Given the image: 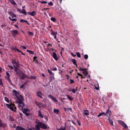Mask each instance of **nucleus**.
Instances as JSON below:
<instances>
[{
	"mask_svg": "<svg viewBox=\"0 0 130 130\" xmlns=\"http://www.w3.org/2000/svg\"><path fill=\"white\" fill-rule=\"evenodd\" d=\"M27 51L30 54H34V52L33 51H31L30 50H27Z\"/></svg>",
	"mask_w": 130,
	"mask_h": 130,
	"instance_id": "2f4dec72",
	"label": "nucleus"
},
{
	"mask_svg": "<svg viewBox=\"0 0 130 130\" xmlns=\"http://www.w3.org/2000/svg\"><path fill=\"white\" fill-rule=\"evenodd\" d=\"M22 73L23 74H21L19 76L21 79L23 80L25 78V74L23 72H22Z\"/></svg>",
	"mask_w": 130,
	"mask_h": 130,
	"instance_id": "2eb2a0df",
	"label": "nucleus"
},
{
	"mask_svg": "<svg viewBox=\"0 0 130 130\" xmlns=\"http://www.w3.org/2000/svg\"><path fill=\"white\" fill-rule=\"evenodd\" d=\"M76 54L77 55L78 57L79 58H80L81 57L80 55L79 52L76 53Z\"/></svg>",
	"mask_w": 130,
	"mask_h": 130,
	"instance_id": "ea45409f",
	"label": "nucleus"
},
{
	"mask_svg": "<svg viewBox=\"0 0 130 130\" xmlns=\"http://www.w3.org/2000/svg\"><path fill=\"white\" fill-rule=\"evenodd\" d=\"M106 113V115H107V114H110V113H111V111L109 110V109H108L107 110Z\"/></svg>",
	"mask_w": 130,
	"mask_h": 130,
	"instance_id": "4c0bfd02",
	"label": "nucleus"
},
{
	"mask_svg": "<svg viewBox=\"0 0 130 130\" xmlns=\"http://www.w3.org/2000/svg\"><path fill=\"white\" fill-rule=\"evenodd\" d=\"M11 32L12 36L14 37H15L16 35L18 34V31L16 30H12Z\"/></svg>",
	"mask_w": 130,
	"mask_h": 130,
	"instance_id": "9d476101",
	"label": "nucleus"
},
{
	"mask_svg": "<svg viewBox=\"0 0 130 130\" xmlns=\"http://www.w3.org/2000/svg\"><path fill=\"white\" fill-rule=\"evenodd\" d=\"M61 51H64V48L62 47H61Z\"/></svg>",
	"mask_w": 130,
	"mask_h": 130,
	"instance_id": "338daca9",
	"label": "nucleus"
},
{
	"mask_svg": "<svg viewBox=\"0 0 130 130\" xmlns=\"http://www.w3.org/2000/svg\"><path fill=\"white\" fill-rule=\"evenodd\" d=\"M53 58L55 59L56 61H57L58 60V58L57 56V55L56 54L55 52H53Z\"/></svg>",
	"mask_w": 130,
	"mask_h": 130,
	"instance_id": "9b49d317",
	"label": "nucleus"
},
{
	"mask_svg": "<svg viewBox=\"0 0 130 130\" xmlns=\"http://www.w3.org/2000/svg\"><path fill=\"white\" fill-rule=\"evenodd\" d=\"M77 122H78V125L80 126H81V124H80V123L79 122V121L78 120H77Z\"/></svg>",
	"mask_w": 130,
	"mask_h": 130,
	"instance_id": "052dcab7",
	"label": "nucleus"
},
{
	"mask_svg": "<svg viewBox=\"0 0 130 130\" xmlns=\"http://www.w3.org/2000/svg\"><path fill=\"white\" fill-rule=\"evenodd\" d=\"M47 71L51 76H54V73L50 71L49 69H48Z\"/></svg>",
	"mask_w": 130,
	"mask_h": 130,
	"instance_id": "aec40b11",
	"label": "nucleus"
},
{
	"mask_svg": "<svg viewBox=\"0 0 130 130\" xmlns=\"http://www.w3.org/2000/svg\"><path fill=\"white\" fill-rule=\"evenodd\" d=\"M55 78L54 76H52L50 77L49 82H51L52 80H53Z\"/></svg>",
	"mask_w": 130,
	"mask_h": 130,
	"instance_id": "c756f323",
	"label": "nucleus"
},
{
	"mask_svg": "<svg viewBox=\"0 0 130 130\" xmlns=\"http://www.w3.org/2000/svg\"><path fill=\"white\" fill-rule=\"evenodd\" d=\"M70 84H73L74 83V80H73V79H70Z\"/></svg>",
	"mask_w": 130,
	"mask_h": 130,
	"instance_id": "a18cd8bd",
	"label": "nucleus"
},
{
	"mask_svg": "<svg viewBox=\"0 0 130 130\" xmlns=\"http://www.w3.org/2000/svg\"><path fill=\"white\" fill-rule=\"evenodd\" d=\"M20 22L23 23H26L28 25H29V23L26 20H25L23 19H21L20 20Z\"/></svg>",
	"mask_w": 130,
	"mask_h": 130,
	"instance_id": "412c9836",
	"label": "nucleus"
},
{
	"mask_svg": "<svg viewBox=\"0 0 130 130\" xmlns=\"http://www.w3.org/2000/svg\"><path fill=\"white\" fill-rule=\"evenodd\" d=\"M9 120L10 121H14V119L11 116H10L9 117Z\"/></svg>",
	"mask_w": 130,
	"mask_h": 130,
	"instance_id": "f704fd0d",
	"label": "nucleus"
},
{
	"mask_svg": "<svg viewBox=\"0 0 130 130\" xmlns=\"http://www.w3.org/2000/svg\"><path fill=\"white\" fill-rule=\"evenodd\" d=\"M40 126V128L43 129H46L47 128V127L44 123L42 122H39L37 123Z\"/></svg>",
	"mask_w": 130,
	"mask_h": 130,
	"instance_id": "39448f33",
	"label": "nucleus"
},
{
	"mask_svg": "<svg viewBox=\"0 0 130 130\" xmlns=\"http://www.w3.org/2000/svg\"><path fill=\"white\" fill-rule=\"evenodd\" d=\"M36 130H40V126L38 124L36 125Z\"/></svg>",
	"mask_w": 130,
	"mask_h": 130,
	"instance_id": "cd10ccee",
	"label": "nucleus"
},
{
	"mask_svg": "<svg viewBox=\"0 0 130 130\" xmlns=\"http://www.w3.org/2000/svg\"><path fill=\"white\" fill-rule=\"evenodd\" d=\"M8 66L10 68H11V69H14L13 67H12V66H11L8 65Z\"/></svg>",
	"mask_w": 130,
	"mask_h": 130,
	"instance_id": "864d4df0",
	"label": "nucleus"
},
{
	"mask_svg": "<svg viewBox=\"0 0 130 130\" xmlns=\"http://www.w3.org/2000/svg\"><path fill=\"white\" fill-rule=\"evenodd\" d=\"M9 1L13 5H17L15 2L13 0H9Z\"/></svg>",
	"mask_w": 130,
	"mask_h": 130,
	"instance_id": "4be33fe9",
	"label": "nucleus"
},
{
	"mask_svg": "<svg viewBox=\"0 0 130 130\" xmlns=\"http://www.w3.org/2000/svg\"><path fill=\"white\" fill-rule=\"evenodd\" d=\"M51 21L54 22H55L56 21V19L54 17L51 18L50 19Z\"/></svg>",
	"mask_w": 130,
	"mask_h": 130,
	"instance_id": "473e14b6",
	"label": "nucleus"
},
{
	"mask_svg": "<svg viewBox=\"0 0 130 130\" xmlns=\"http://www.w3.org/2000/svg\"><path fill=\"white\" fill-rule=\"evenodd\" d=\"M38 115L39 116V117H40L42 118H43L44 116H43V115H42V114L41 113L40 111H39Z\"/></svg>",
	"mask_w": 130,
	"mask_h": 130,
	"instance_id": "5701e85b",
	"label": "nucleus"
},
{
	"mask_svg": "<svg viewBox=\"0 0 130 130\" xmlns=\"http://www.w3.org/2000/svg\"><path fill=\"white\" fill-rule=\"evenodd\" d=\"M14 71L16 72V74L18 76H19L21 74H23V72L20 69L17 68V67H15Z\"/></svg>",
	"mask_w": 130,
	"mask_h": 130,
	"instance_id": "423d86ee",
	"label": "nucleus"
},
{
	"mask_svg": "<svg viewBox=\"0 0 130 130\" xmlns=\"http://www.w3.org/2000/svg\"><path fill=\"white\" fill-rule=\"evenodd\" d=\"M102 115H104L105 116H106L107 117L108 116L106 115V113L105 112H102L100 113L99 114L98 116V117H99L100 116H102Z\"/></svg>",
	"mask_w": 130,
	"mask_h": 130,
	"instance_id": "6ab92c4d",
	"label": "nucleus"
},
{
	"mask_svg": "<svg viewBox=\"0 0 130 130\" xmlns=\"http://www.w3.org/2000/svg\"><path fill=\"white\" fill-rule=\"evenodd\" d=\"M67 111H69L70 110H72V108H67Z\"/></svg>",
	"mask_w": 130,
	"mask_h": 130,
	"instance_id": "680f3d73",
	"label": "nucleus"
},
{
	"mask_svg": "<svg viewBox=\"0 0 130 130\" xmlns=\"http://www.w3.org/2000/svg\"><path fill=\"white\" fill-rule=\"evenodd\" d=\"M44 118H45V119H46V120H47H47H48V118H47V116H44Z\"/></svg>",
	"mask_w": 130,
	"mask_h": 130,
	"instance_id": "bf43d9fd",
	"label": "nucleus"
},
{
	"mask_svg": "<svg viewBox=\"0 0 130 130\" xmlns=\"http://www.w3.org/2000/svg\"><path fill=\"white\" fill-rule=\"evenodd\" d=\"M8 13L12 18L16 17V15L11 12H8Z\"/></svg>",
	"mask_w": 130,
	"mask_h": 130,
	"instance_id": "f3484780",
	"label": "nucleus"
},
{
	"mask_svg": "<svg viewBox=\"0 0 130 130\" xmlns=\"http://www.w3.org/2000/svg\"><path fill=\"white\" fill-rule=\"evenodd\" d=\"M77 87H76V89H72V92L74 93H75L77 90Z\"/></svg>",
	"mask_w": 130,
	"mask_h": 130,
	"instance_id": "b1692460",
	"label": "nucleus"
},
{
	"mask_svg": "<svg viewBox=\"0 0 130 130\" xmlns=\"http://www.w3.org/2000/svg\"><path fill=\"white\" fill-rule=\"evenodd\" d=\"M17 59L15 58H14L12 59V63L13 64L14 67H18L19 66V63L17 61Z\"/></svg>",
	"mask_w": 130,
	"mask_h": 130,
	"instance_id": "7ed1b4c3",
	"label": "nucleus"
},
{
	"mask_svg": "<svg viewBox=\"0 0 130 130\" xmlns=\"http://www.w3.org/2000/svg\"><path fill=\"white\" fill-rule=\"evenodd\" d=\"M39 2L42 4H45L47 3V2L45 1H40Z\"/></svg>",
	"mask_w": 130,
	"mask_h": 130,
	"instance_id": "8fccbe9b",
	"label": "nucleus"
},
{
	"mask_svg": "<svg viewBox=\"0 0 130 130\" xmlns=\"http://www.w3.org/2000/svg\"><path fill=\"white\" fill-rule=\"evenodd\" d=\"M13 50H14L15 51H17V52H21V51H20L18 48H17L16 47L13 48Z\"/></svg>",
	"mask_w": 130,
	"mask_h": 130,
	"instance_id": "c9c22d12",
	"label": "nucleus"
},
{
	"mask_svg": "<svg viewBox=\"0 0 130 130\" xmlns=\"http://www.w3.org/2000/svg\"><path fill=\"white\" fill-rule=\"evenodd\" d=\"M54 112L55 113H59V110L58 109L54 108Z\"/></svg>",
	"mask_w": 130,
	"mask_h": 130,
	"instance_id": "bb28decb",
	"label": "nucleus"
},
{
	"mask_svg": "<svg viewBox=\"0 0 130 130\" xmlns=\"http://www.w3.org/2000/svg\"><path fill=\"white\" fill-rule=\"evenodd\" d=\"M22 112L23 113V112H28L29 111V110L28 108H23V109H22Z\"/></svg>",
	"mask_w": 130,
	"mask_h": 130,
	"instance_id": "7c9ffc66",
	"label": "nucleus"
},
{
	"mask_svg": "<svg viewBox=\"0 0 130 130\" xmlns=\"http://www.w3.org/2000/svg\"><path fill=\"white\" fill-rule=\"evenodd\" d=\"M24 86V85L23 84L20 86V88H23V87Z\"/></svg>",
	"mask_w": 130,
	"mask_h": 130,
	"instance_id": "0e129e2a",
	"label": "nucleus"
},
{
	"mask_svg": "<svg viewBox=\"0 0 130 130\" xmlns=\"http://www.w3.org/2000/svg\"><path fill=\"white\" fill-rule=\"evenodd\" d=\"M86 111H88V110H85L84 111V114H85V115H89V113L86 112Z\"/></svg>",
	"mask_w": 130,
	"mask_h": 130,
	"instance_id": "58836bf2",
	"label": "nucleus"
},
{
	"mask_svg": "<svg viewBox=\"0 0 130 130\" xmlns=\"http://www.w3.org/2000/svg\"><path fill=\"white\" fill-rule=\"evenodd\" d=\"M77 75L80 76H81L82 77H81V78L82 79L83 78H84L85 77H83L82 75L79 73H78Z\"/></svg>",
	"mask_w": 130,
	"mask_h": 130,
	"instance_id": "79ce46f5",
	"label": "nucleus"
},
{
	"mask_svg": "<svg viewBox=\"0 0 130 130\" xmlns=\"http://www.w3.org/2000/svg\"><path fill=\"white\" fill-rule=\"evenodd\" d=\"M84 58L85 59H87L88 58V56L87 54L85 55L84 56Z\"/></svg>",
	"mask_w": 130,
	"mask_h": 130,
	"instance_id": "de8ad7c7",
	"label": "nucleus"
},
{
	"mask_svg": "<svg viewBox=\"0 0 130 130\" xmlns=\"http://www.w3.org/2000/svg\"><path fill=\"white\" fill-rule=\"evenodd\" d=\"M67 97L68 99H69L70 101H72L73 100V98L69 95H67Z\"/></svg>",
	"mask_w": 130,
	"mask_h": 130,
	"instance_id": "393cba45",
	"label": "nucleus"
},
{
	"mask_svg": "<svg viewBox=\"0 0 130 130\" xmlns=\"http://www.w3.org/2000/svg\"><path fill=\"white\" fill-rule=\"evenodd\" d=\"M54 38L56 39V41H57V40H58V39L56 38L57 36L56 35H54Z\"/></svg>",
	"mask_w": 130,
	"mask_h": 130,
	"instance_id": "13d9d810",
	"label": "nucleus"
},
{
	"mask_svg": "<svg viewBox=\"0 0 130 130\" xmlns=\"http://www.w3.org/2000/svg\"><path fill=\"white\" fill-rule=\"evenodd\" d=\"M36 104L40 108L44 107L43 104L41 103L38 102L36 103Z\"/></svg>",
	"mask_w": 130,
	"mask_h": 130,
	"instance_id": "4468645a",
	"label": "nucleus"
},
{
	"mask_svg": "<svg viewBox=\"0 0 130 130\" xmlns=\"http://www.w3.org/2000/svg\"><path fill=\"white\" fill-rule=\"evenodd\" d=\"M17 20V19H11V21H16Z\"/></svg>",
	"mask_w": 130,
	"mask_h": 130,
	"instance_id": "5fc2aeb1",
	"label": "nucleus"
},
{
	"mask_svg": "<svg viewBox=\"0 0 130 130\" xmlns=\"http://www.w3.org/2000/svg\"><path fill=\"white\" fill-rule=\"evenodd\" d=\"M61 130H66V126L64 127Z\"/></svg>",
	"mask_w": 130,
	"mask_h": 130,
	"instance_id": "774afa93",
	"label": "nucleus"
},
{
	"mask_svg": "<svg viewBox=\"0 0 130 130\" xmlns=\"http://www.w3.org/2000/svg\"><path fill=\"white\" fill-rule=\"evenodd\" d=\"M48 4L49 5L52 6H53V2H49L48 3Z\"/></svg>",
	"mask_w": 130,
	"mask_h": 130,
	"instance_id": "09e8293b",
	"label": "nucleus"
},
{
	"mask_svg": "<svg viewBox=\"0 0 130 130\" xmlns=\"http://www.w3.org/2000/svg\"><path fill=\"white\" fill-rule=\"evenodd\" d=\"M6 105L7 108L9 109L12 111H13L14 112H16L17 107L14 104L10 103L9 104H6Z\"/></svg>",
	"mask_w": 130,
	"mask_h": 130,
	"instance_id": "f03ea898",
	"label": "nucleus"
},
{
	"mask_svg": "<svg viewBox=\"0 0 130 130\" xmlns=\"http://www.w3.org/2000/svg\"><path fill=\"white\" fill-rule=\"evenodd\" d=\"M13 94L15 96L16 99V100H18V101L19 103L22 102V100L23 99V98L21 94H20L19 92L15 90H13L12 91Z\"/></svg>",
	"mask_w": 130,
	"mask_h": 130,
	"instance_id": "f257e3e1",
	"label": "nucleus"
},
{
	"mask_svg": "<svg viewBox=\"0 0 130 130\" xmlns=\"http://www.w3.org/2000/svg\"><path fill=\"white\" fill-rule=\"evenodd\" d=\"M28 14L31 16H34L36 15V13L35 11H33L31 12H28Z\"/></svg>",
	"mask_w": 130,
	"mask_h": 130,
	"instance_id": "dca6fc26",
	"label": "nucleus"
},
{
	"mask_svg": "<svg viewBox=\"0 0 130 130\" xmlns=\"http://www.w3.org/2000/svg\"><path fill=\"white\" fill-rule=\"evenodd\" d=\"M14 26L16 28H17L18 29H19V27L16 24L14 25Z\"/></svg>",
	"mask_w": 130,
	"mask_h": 130,
	"instance_id": "e2e57ef3",
	"label": "nucleus"
},
{
	"mask_svg": "<svg viewBox=\"0 0 130 130\" xmlns=\"http://www.w3.org/2000/svg\"><path fill=\"white\" fill-rule=\"evenodd\" d=\"M6 124L3 123L2 121V120L0 119V127L5 128L6 126Z\"/></svg>",
	"mask_w": 130,
	"mask_h": 130,
	"instance_id": "ddd939ff",
	"label": "nucleus"
},
{
	"mask_svg": "<svg viewBox=\"0 0 130 130\" xmlns=\"http://www.w3.org/2000/svg\"><path fill=\"white\" fill-rule=\"evenodd\" d=\"M37 95L39 97H40L41 98H42L43 97L41 96V95H43V94L40 91H38L36 92Z\"/></svg>",
	"mask_w": 130,
	"mask_h": 130,
	"instance_id": "f8f14e48",
	"label": "nucleus"
},
{
	"mask_svg": "<svg viewBox=\"0 0 130 130\" xmlns=\"http://www.w3.org/2000/svg\"><path fill=\"white\" fill-rule=\"evenodd\" d=\"M51 70L52 71H56L57 70V69L56 68H53L51 69Z\"/></svg>",
	"mask_w": 130,
	"mask_h": 130,
	"instance_id": "c03bdc74",
	"label": "nucleus"
},
{
	"mask_svg": "<svg viewBox=\"0 0 130 130\" xmlns=\"http://www.w3.org/2000/svg\"><path fill=\"white\" fill-rule=\"evenodd\" d=\"M21 47L23 49H26V47L24 46H22Z\"/></svg>",
	"mask_w": 130,
	"mask_h": 130,
	"instance_id": "4d7b16f0",
	"label": "nucleus"
},
{
	"mask_svg": "<svg viewBox=\"0 0 130 130\" xmlns=\"http://www.w3.org/2000/svg\"><path fill=\"white\" fill-rule=\"evenodd\" d=\"M23 113L27 116H28L30 115V114L29 113L26 112H23Z\"/></svg>",
	"mask_w": 130,
	"mask_h": 130,
	"instance_id": "37998d69",
	"label": "nucleus"
},
{
	"mask_svg": "<svg viewBox=\"0 0 130 130\" xmlns=\"http://www.w3.org/2000/svg\"><path fill=\"white\" fill-rule=\"evenodd\" d=\"M71 61L73 62V63L75 65H76V63L77 61L75 59H73L71 60Z\"/></svg>",
	"mask_w": 130,
	"mask_h": 130,
	"instance_id": "a878e982",
	"label": "nucleus"
},
{
	"mask_svg": "<svg viewBox=\"0 0 130 130\" xmlns=\"http://www.w3.org/2000/svg\"><path fill=\"white\" fill-rule=\"evenodd\" d=\"M21 12L22 13H23L25 15H26V10L24 9H23L22 10V11Z\"/></svg>",
	"mask_w": 130,
	"mask_h": 130,
	"instance_id": "e433bc0d",
	"label": "nucleus"
},
{
	"mask_svg": "<svg viewBox=\"0 0 130 130\" xmlns=\"http://www.w3.org/2000/svg\"><path fill=\"white\" fill-rule=\"evenodd\" d=\"M3 84L2 79L1 78H0V85H2Z\"/></svg>",
	"mask_w": 130,
	"mask_h": 130,
	"instance_id": "3c124183",
	"label": "nucleus"
},
{
	"mask_svg": "<svg viewBox=\"0 0 130 130\" xmlns=\"http://www.w3.org/2000/svg\"><path fill=\"white\" fill-rule=\"evenodd\" d=\"M48 97L54 102H58V101L57 99L55 98L52 95L50 94L48 95Z\"/></svg>",
	"mask_w": 130,
	"mask_h": 130,
	"instance_id": "1a4fd4ad",
	"label": "nucleus"
},
{
	"mask_svg": "<svg viewBox=\"0 0 130 130\" xmlns=\"http://www.w3.org/2000/svg\"><path fill=\"white\" fill-rule=\"evenodd\" d=\"M78 69L79 71H83V74H85L86 76H87V75L88 74V73L87 71V69L86 68H78Z\"/></svg>",
	"mask_w": 130,
	"mask_h": 130,
	"instance_id": "6e6552de",
	"label": "nucleus"
},
{
	"mask_svg": "<svg viewBox=\"0 0 130 130\" xmlns=\"http://www.w3.org/2000/svg\"><path fill=\"white\" fill-rule=\"evenodd\" d=\"M5 99L6 101L7 102L9 103V99L6 97H5Z\"/></svg>",
	"mask_w": 130,
	"mask_h": 130,
	"instance_id": "a19ab883",
	"label": "nucleus"
},
{
	"mask_svg": "<svg viewBox=\"0 0 130 130\" xmlns=\"http://www.w3.org/2000/svg\"><path fill=\"white\" fill-rule=\"evenodd\" d=\"M71 54L73 57H75L76 56V55H74L72 53H71Z\"/></svg>",
	"mask_w": 130,
	"mask_h": 130,
	"instance_id": "6e6d98bb",
	"label": "nucleus"
},
{
	"mask_svg": "<svg viewBox=\"0 0 130 130\" xmlns=\"http://www.w3.org/2000/svg\"><path fill=\"white\" fill-rule=\"evenodd\" d=\"M6 75L7 76V77H9L10 74L8 72H6Z\"/></svg>",
	"mask_w": 130,
	"mask_h": 130,
	"instance_id": "603ef678",
	"label": "nucleus"
},
{
	"mask_svg": "<svg viewBox=\"0 0 130 130\" xmlns=\"http://www.w3.org/2000/svg\"><path fill=\"white\" fill-rule=\"evenodd\" d=\"M28 35H30L32 36L34 35V34L32 32L28 31Z\"/></svg>",
	"mask_w": 130,
	"mask_h": 130,
	"instance_id": "72a5a7b5",
	"label": "nucleus"
},
{
	"mask_svg": "<svg viewBox=\"0 0 130 130\" xmlns=\"http://www.w3.org/2000/svg\"><path fill=\"white\" fill-rule=\"evenodd\" d=\"M16 102H15V103H18V107L19 108H21L22 109H23V106L24 105V104L23 103V100H22V102L19 103L18 101V100H16Z\"/></svg>",
	"mask_w": 130,
	"mask_h": 130,
	"instance_id": "0eeeda50",
	"label": "nucleus"
},
{
	"mask_svg": "<svg viewBox=\"0 0 130 130\" xmlns=\"http://www.w3.org/2000/svg\"><path fill=\"white\" fill-rule=\"evenodd\" d=\"M51 34L53 36L56 35L57 34V31L54 32L53 30L52 29H51Z\"/></svg>",
	"mask_w": 130,
	"mask_h": 130,
	"instance_id": "a211bd4d",
	"label": "nucleus"
},
{
	"mask_svg": "<svg viewBox=\"0 0 130 130\" xmlns=\"http://www.w3.org/2000/svg\"><path fill=\"white\" fill-rule=\"evenodd\" d=\"M6 25H1V27L2 28H3L4 26H6Z\"/></svg>",
	"mask_w": 130,
	"mask_h": 130,
	"instance_id": "69168bd1",
	"label": "nucleus"
},
{
	"mask_svg": "<svg viewBox=\"0 0 130 130\" xmlns=\"http://www.w3.org/2000/svg\"><path fill=\"white\" fill-rule=\"evenodd\" d=\"M118 122L123 127L124 129H127L128 128L127 125L123 121L121 120H118Z\"/></svg>",
	"mask_w": 130,
	"mask_h": 130,
	"instance_id": "20e7f679",
	"label": "nucleus"
},
{
	"mask_svg": "<svg viewBox=\"0 0 130 130\" xmlns=\"http://www.w3.org/2000/svg\"><path fill=\"white\" fill-rule=\"evenodd\" d=\"M108 121L109 122L110 125H113V122L112 120L110 119H108Z\"/></svg>",
	"mask_w": 130,
	"mask_h": 130,
	"instance_id": "c85d7f7f",
	"label": "nucleus"
},
{
	"mask_svg": "<svg viewBox=\"0 0 130 130\" xmlns=\"http://www.w3.org/2000/svg\"><path fill=\"white\" fill-rule=\"evenodd\" d=\"M36 58H37V57L36 56H35L34 57L33 59L34 60H35L36 61L37 63H38V61L36 59Z\"/></svg>",
	"mask_w": 130,
	"mask_h": 130,
	"instance_id": "49530a36",
	"label": "nucleus"
}]
</instances>
